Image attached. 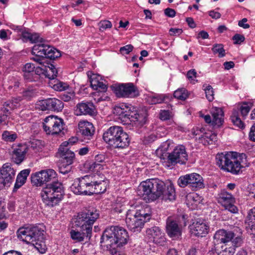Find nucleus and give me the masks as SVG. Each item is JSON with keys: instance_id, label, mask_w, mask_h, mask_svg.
I'll return each instance as SVG.
<instances>
[{"instance_id": "nucleus-1", "label": "nucleus", "mask_w": 255, "mask_h": 255, "mask_svg": "<svg viewBox=\"0 0 255 255\" xmlns=\"http://www.w3.org/2000/svg\"><path fill=\"white\" fill-rule=\"evenodd\" d=\"M57 174L51 169L42 170L31 176L32 183L42 187L40 196L43 203L49 207L56 205L62 198L64 188L62 183L56 179Z\"/></svg>"}, {"instance_id": "nucleus-2", "label": "nucleus", "mask_w": 255, "mask_h": 255, "mask_svg": "<svg viewBox=\"0 0 255 255\" xmlns=\"http://www.w3.org/2000/svg\"><path fill=\"white\" fill-rule=\"evenodd\" d=\"M128 237L127 231L123 228L111 226L105 230L100 243L102 246L106 247L113 255H119L117 248L127 244Z\"/></svg>"}, {"instance_id": "nucleus-3", "label": "nucleus", "mask_w": 255, "mask_h": 255, "mask_svg": "<svg viewBox=\"0 0 255 255\" xmlns=\"http://www.w3.org/2000/svg\"><path fill=\"white\" fill-rule=\"evenodd\" d=\"M44 231L37 226L20 228L16 232L18 239L31 244L41 254L46 251V246L44 242Z\"/></svg>"}, {"instance_id": "nucleus-4", "label": "nucleus", "mask_w": 255, "mask_h": 255, "mask_svg": "<svg viewBox=\"0 0 255 255\" xmlns=\"http://www.w3.org/2000/svg\"><path fill=\"white\" fill-rule=\"evenodd\" d=\"M104 140L115 148H125L129 144L130 140L128 134L124 131L120 126L110 127L103 135Z\"/></svg>"}, {"instance_id": "nucleus-5", "label": "nucleus", "mask_w": 255, "mask_h": 255, "mask_svg": "<svg viewBox=\"0 0 255 255\" xmlns=\"http://www.w3.org/2000/svg\"><path fill=\"white\" fill-rule=\"evenodd\" d=\"M238 153L234 152H225L216 155L217 165L221 169L233 174H237L243 167L241 165V159L237 156Z\"/></svg>"}, {"instance_id": "nucleus-6", "label": "nucleus", "mask_w": 255, "mask_h": 255, "mask_svg": "<svg viewBox=\"0 0 255 255\" xmlns=\"http://www.w3.org/2000/svg\"><path fill=\"white\" fill-rule=\"evenodd\" d=\"M164 183L155 179H150L142 182L138 187V195L142 196L146 202L153 201L161 197Z\"/></svg>"}, {"instance_id": "nucleus-7", "label": "nucleus", "mask_w": 255, "mask_h": 255, "mask_svg": "<svg viewBox=\"0 0 255 255\" xmlns=\"http://www.w3.org/2000/svg\"><path fill=\"white\" fill-rule=\"evenodd\" d=\"M99 217L97 210L94 209L79 213L75 221V226L86 231L87 235H92V227Z\"/></svg>"}, {"instance_id": "nucleus-8", "label": "nucleus", "mask_w": 255, "mask_h": 255, "mask_svg": "<svg viewBox=\"0 0 255 255\" xmlns=\"http://www.w3.org/2000/svg\"><path fill=\"white\" fill-rule=\"evenodd\" d=\"M150 217V214H140L138 212L132 214L131 211H128L127 214L126 223L128 228L131 231L139 232L144 223L149 221Z\"/></svg>"}, {"instance_id": "nucleus-9", "label": "nucleus", "mask_w": 255, "mask_h": 255, "mask_svg": "<svg viewBox=\"0 0 255 255\" xmlns=\"http://www.w3.org/2000/svg\"><path fill=\"white\" fill-rule=\"evenodd\" d=\"M57 153L60 157L58 163L59 172L63 174L69 173L72 169L71 164L75 159V153L63 145H60Z\"/></svg>"}, {"instance_id": "nucleus-10", "label": "nucleus", "mask_w": 255, "mask_h": 255, "mask_svg": "<svg viewBox=\"0 0 255 255\" xmlns=\"http://www.w3.org/2000/svg\"><path fill=\"white\" fill-rule=\"evenodd\" d=\"M112 89L118 98H135L139 95L137 87L132 83L116 84Z\"/></svg>"}, {"instance_id": "nucleus-11", "label": "nucleus", "mask_w": 255, "mask_h": 255, "mask_svg": "<svg viewBox=\"0 0 255 255\" xmlns=\"http://www.w3.org/2000/svg\"><path fill=\"white\" fill-rule=\"evenodd\" d=\"M178 185L181 187H185L189 185L196 190L204 188L203 177L198 173H192L180 176L177 181Z\"/></svg>"}, {"instance_id": "nucleus-12", "label": "nucleus", "mask_w": 255, "mask_h": 255, "mask_svg": "<svg viewBox=\"0 0 255 255\" xmlns=\"http://www.w3.org/2000/svg\"><path fill=\"white\" fill-rule=\"evenodd\" d=\"M92 182V176L86 175L74 180L71 186V191L75 194L90 195V184Z\"/></svg>"}, {"instance_id": "nucleus-13", "label": "nucleus", "mask_w": 255, "mask_h": 255, "mask_svg": "<svg viewBox=\"0 0 255 255\" xmlns=\"http://www.w3.org/2000/svg\"><path fill=\"white\" fill-rule=\"evenodd\" d=\"M63 121L56 116H50L44 119L43 124L44 130L47 134H58L63 129Z\"/></svg>"}, {"instance_id": "nucleus-14", "label": "nucleus", "mask_w": 255, "mask_h": 255, "mask_svg": "<svg viewBox=\"0 0 255 255\" xmlns=\"http://www.w3.org/2000/svg\"><path fill=\"white\" fill-rule=\"evenodd\" d=\"M36 44L33 47L32 53L35 55L55 59L61 56L60 51L49 45L43 43Z\"/></svg>"}, {"instance_id": "nucleus-15", "label": "nucleus", "mask_w": 255, "mask_h": 255, "mask_svg": "<svg viewBox=\"0 0 255 255\" xmlns=\"http://www.w3.org/2000/svg\"><path fill=\"white\" fill-rule=\"evenodd\" d=\"M167 162L172 165L177 163L185 164L188 160V154L184 146L180 145L176 146L173 150L168 154Z\"/></svg>"}, {"instance_id": "nucleus-16", "label": "nucleus", "mask_w": 255, "mask_h": 255, "mask_svg": "<svg viewBox=\"0 0 255 255\" xmlns=\"http://www.w3.org/2000/svg\"><path fill=\"white\" fill-rule=\"evenodd\" d=\"M218 201L226 210L232 213H238V208L234 205L235 199L231 193L225 191H222L218 195Z\"/></svg>"}, {"instance_id": "nucleus-17", "label": "nucleus", "mask_w": 255, "mask_h": 255, "mask_svg": "<svg viewBox=\"0 0 255 255\" xmlns=\"http://www.w3.org/2000/svg\"><path fill=\"white\" fill-rule=\"evenodd\" d=\"M42 111L50 110L52 111H61L64 107L63 102L56 98H48L39 102L37 105Z\"/></svg>"}, {"instance_id": "nucleus-18", "label": "nucleus", "mask_w": 255, "mask_h": 255, "mask_svg": "<svg viewBox=\"0 0 255 255\" xmlns=\"http://www.w3.org/2000/svg\"><path fill=\"white\" fill-rule=\"evenodd\" d=\"M166 231L168 236L173 240L179 239L182 234V227L171 217L166 220Z\"/></svg>"}, {"instance_id": "nucleus-19", "label": "nucleus", "mask_w": 255, "mask_h": 255, "mask_svg": "<svg viewBox=\"0 0 255 255\" xmlns=\"http://www.w3.org/2000/svg\"><path fill=\"white\" fill-rule=\"evenodd\" d=\"M75 112L77 116L82 115L94 116L96 113V109L92 102H82L76 105Z\"/></svg>"}, {"instance_id": "nucleus-20", "label": "nucleus", "mask_w": 255, "mask_h": 255, "mask_svg": "<svg viewBox=\"0 0 255 255\" xmlns=\"http://www.w3.org/2000/svg\"><path fill=\"white\" fill-rule=\"evenodd\" d=\"M1 178L4 181V184L7 187L10 186V184L13 181L15 175V171L11 167V165L9 163L4 164L0 170Z\"/></svg>"}, {"instance_id": "nucleus-21", "label": "nucleus", "mask_w": 255, "mask_h": 255, "mask_svg": "<svg viewBox=\"0 0 255 255\" xmlns=\"http://www.w3.org/2000/svg\"><path fill=\"white\" fill-rule=\"evenodd\" d=\"M146 234L149 239L156 244L162 245L165 241L164 233L158 227L147 229Z\"/></svg>"}, {"instance_id": "nucleus-22", "label": "nucleus", "mask_w": 255, "mask_h": 255, "mask_svg": "<svg viewBox=\"0 0 255 255\" xmlns=\"http://www.w3.org/2000/svg\"><path fill=\"white\" fill-rule=\"evenodd\" d=\"M79 132L84 139H90L95 132L93 124L87 121H81L78 124Z\"/></svg>"}, {"instance_id": "nucleus-23", "label": "nucleus", "mask_w": 255, "mask_h": 255, "mask_svg": "<svg viewBox=\"0 0 255 255\" xmlns=\"http://www.w3.org/2000/svg\"><path fill=\"white\" fill-rule=\"evenodd\" d=\"M147 116L146 110L131 111L128 121L133 123L136 126L141 127L145 123Z\"/></svg>"}, {"instance_id": "nucleus-24", "label": "nucleus", "mask_w": 255, "mask_h": 255, "mask_svg": "<svg viewBox=\"0 0 255 255\" xmlns=\"http://www.w3.org/2000/svg\"><path fill=\"white\" fill-rule=\"evenodd\" d=\"M209 231V226L205 222L199 221L194 222L191 227L192 235L197 237H204L207 235Z\"/></svg>"}, {"instance_id": "nucleus-25", "label": "nucleus", "mask_w": 255, "mask_h": 255, "mask_svg": "<svg viewBox=\"0 0 255 255\" xmlns=\"http://www.w3.org/2000/svg\"><path fill=\"white\" fill-rule=\"evenodd\" d=\"M107 182L104 180H98L92 176V182L90 184V195L105 192L107 189Z\"/></svg>"}, {"instance_id": "nucleus-26", "label": "nucleus", "mask_w": 255, "mask_h": 255, "mask_svg": "<svg viewBox=\"0 0 255 255\" xmlns=\"http://www.w3.org/2000/svg\"><path fill=\"white\" fill-rule=\"evenodd\" d=\"M235 234L231 231H227L224 230H220L216 232L214 239L217 244H227L234 237Z\"/></svg>"}, {"instance_id": "nucleus-27", "label": "nucleus", "mask_w": 255, "mask_h": 255, "mask_svg": "<svg viewBox=\"0 0 255 255\" xmlns=\"http://www.w3.org/2000/svg\"><path fill=\"white\" fill-rule=\"evenodd\" d=\"M114 114L119 116V118L128 124V120L131 112L129 106L125 104H121L116 106L113 110Z\"/></svg>"}, {"instance_id": "nucleus-28", "label": "nucleus", "mask_w": 255, "mask_h": 255, "mask_svg": "<svg viewBox=\"0 0 255 255\" xmlns=\"http://www.w3.org/2000/svg\"><path fill=\"white\" fill-rule=\"evenodd\" d=\"M37 72H40V74H44L46 77L50 79V81L55 80L58 73L55 66L51 64H48V66H45L44 68L37 67Z\"/></svg>"}, {"instance_id": "nucleus-29", "label": "nucleus", "mask_w": 255, "mask_h": 255, "mask_svg": "<svg viewBox=\"0 0 255 255\" xmlns=\"http://www.w3.org/2000/svg\"><path fill=\"white\" fill-rule=\"evenodd\" d=\"M162 194L161 197L162 199L166 201L169 200L172 201L175 200L176 193L174 185L172 183H170L166 187L164 184L162 189Z\"/></svg>"}, {"instance_id": "nucleus-30", "label": "nucleus", "mask_w": 255, "mask_h": 255, "mask_svg": "<svg viewBox=\"0 0 255 255\" xmlns=\"http://www.w3.org/2000/svg\"><path fill=\"white\" fill-rule=\"evenodd\" d=\"M212 115L213 117L212 125L220 127L224 123V112L220 108H215L213 109Z\"/></svg>"}, {"instance_id": "nucleus-31", "label": "nucleus", "mask_w": 255, "mask_h": 255, "mask_svg": "<svg viewBox=\"0 0 255 255\" xmlns=\"http://www.w3.org/2000/svg\"><path fill=\"white\" fill-rule=\"evenodd\" d=\"M30 170L29 169H24L21 171L17 175L13 190L14 192L16 191L25 183L27 177L30 173Z\"/></svg>"}, {"instance_id": "nucleus-32", "label": "nucleus", "mask_w": 255, "mask_h": 255, "mask_svg": "<svg viewBox=\"0 0 255 255\" xmlns=\"http://www.w3.org/2000/svg\"><path fill=\"white\" fill-rule=\"evenodd\" d=\"M27 152V147L21 146L13 151V159L15 163L18 164L24 159L25 155Z\"/></svg>"}, {"instance_id": "nucleus-33", "label": "nucleus", "mask_w": 255, "mask_h": 255, "mask_svg": "<svg viewBox=\"0 0 255 255\" xmlns=\"http://www.w3.org/2000/svg\"><path fill=\"white\" fill-rule=\"evenodd\" d=\"M70 235L73 240H76L78 242L83 241L85 238L89 240L91 237V236L87 235L86 231H83L81 228H80L79 231L72 230L70 232Z\"/></svg>"}, {"instance_id": "nucleus-34", "label": "nucleus", "mask_w": 255, "mask_h": 255, "mask_svg": "<svg viewBox=\"0 0 255 255\" xmlns=\"http://www.w3.org/2000/svg\"><path fill=\"white\" fill-rule=\"evenodd\" d=\"M203 144H211L213 142L217 141V134L215 133L205 132L204 134H202L201 136L196 137Z\"/></svg>"}, {"instance_id": "nucleus-35", "label": "nucleus", "mask_w": 255, "mask_h": 255, "mask_svg": "<svg viewBox=\"0 0 255 255\" xmlns=\"http://www.w3.org/2000/svg\"><path fill=\"white\" fill-rule=\"evenodd\" d=\"M49 85L54 90L59 91L66 90L69 87V85L67 83L59 81L57 79L50 81L49 82Z\"/></svg>"}, {"instance_id": "nucleus-36", "label": "nucleus", "mask_w": 255, "mask_h": 255, "mask_svg": "<svg viewBox=\"0 0 255 255\" xmlns=\"http://www.w3.org/2000/svg\"><path fill=\"white\" fill-rule=\"evenodd\" d=\"M252 107V104L250 103L244 102L238 105L237 109H235L236 111H238V113L240 112L241 115L243 118H245L250 111Z\"/></svg>"}, {"instance_id": "nucleus-37", "label": "nucleus", "mask_w": 255, "mask_h": 255, "mask_svg": "<svg viewBox=\"0 0 255 255\" xmlns=\"http://www.w3.org/2000/svg\"><path fill=\"white\" fill-rule=\"evenodd\" d=\"M230 119L231 120L232 122L235 126H236L237 127L240 128H244V125L243 122L242 121L241 119L239 117V114L238 113V111L234 110L233 111L232 115L231 116Z\"/></svg>"}, {"instance_id": "nucleus-38", "label": "nucleus", "mask_w": 255, "mask_h": 255, "mask_svg": "<svg viewBox=\"0 0 255 255\" xmlns=\"http://www.w3.org/2000/svg\"><path fill=\"white\" fill-rule=\"evenodd\" d=\"M230 245L224 244L221 247V250L219 252V255H233L235 252L234 247L230 246Z\"/></svg>"}, {"instance_id": "nucleus-39", "label": "nucleus", "mask_w": 255, "mask_h": 255, "mask_svg": "<svg viewBox=\"0 0 255 255\" xmlns=\"http://www.w3.org/2000/svg\"><path fill=\"white\" fill-rule=\"evenodd\" d=\"M40 72H37V68L35 72L23 73V77L28 82L36 81L39 79Z\"/></svg>"}, {"instance_id": "nucleus-40", "label": "nucleus", "mask_w": 255, "mask_h": 255, "mask_svg": "<svg viewBox=\"0 0 255 255\" xmlns=\"http://www.w3.org/2000/svg\"><path fill=\"white\" fill-rule=\"evenodd\" d=\"M212 50L214 54L218 53L219 57H223L226 55L224 46L222 44H215L213 45Z\"/></svg>"}, {"instance_id": "nucleus-41", "label": "nucleus", "mask_w": 255, "mask_h": 255, "mask_svg": "<svg viewBox=\"0 0 255 255\" xmlns=\"http://www.w3.org/2000/svg\"><path fill=\"white\" fill-rule=\"evenodd\" d=\"M187 204L197 206L200 202V197L195 193L190 194L187 196Z\"/></svg>"}, {"instance_id": "nucleus-42", "label": "nucleus", "mask_w": 255, "mask_h": 255, "mask_svg": "<svg viewBox=\"0 0 255 255\" xmlns=\"http://www.w3.org/2000/svg\"><path fill=\"white\" fill-rule=\"evenodd\" d=\"M88 76L89 77V80L92 88L93 89H96V87H97L98 83L101 81V77L100 75L96 74H92L91 75L88 74Z\"/></svg>"}, {"instance_id": "nucleus-43", "label": "nucleus", "mask_w": 255, "mask_h": 255, "mask_svg": "<svg viewBox=\"0 0 255 255\" xmlns=\"http://www.w3.org/2000/svg\"><path fill=\"white\" fill-rule=\"evenodd\" d=\"M121 198H118L113 206V211L117 213H122L125 209V205L122 202Z\"/></svg>"}, {"instance_id": "nucleus-44", "label": "nucleus", "mask_w": 255, "mask_h": 255, "mask_svg": "<svg viewBox=\"0 0 255 255\" xmlns=\"http://www.w3.org/2000/svg\"><path fill=\"white\" fill-rule=\"evenodd\" d=\"M205 86L206 85L204 84L203 87H205L204 90L205 91L206 97L209 101L211 102L214 99L213 89L211 85Z\"/></svg>"}, {"instance_id": "nucleus-45", "label": "nucleus", "mask_w": 255, "mask_h": 255, "mask_svg": "<svg viewBox=\"0 0 255 255\" xmlns=\"http://www.w3.org/2000/svg\"><path fill=\"white\" fill-rule=\"evenodd\" d=\"M174 96L178 99L185 100L188 97V94L185 89H179L174 92Z\"/></svg>"}, {"instance_id": "nucleus-46", "label": "nucleus", "mask_w": 255, "mask_h": 255, "mask_svg": "<svg viewBox=\"0 0 255 255\" xmlns=\"http://www.w3.org/2000/svg\"><path fill=\"white\" fill-rule=\"evenodd\" d=\"M2 136L3 139L9 142L13 141L17 138V134L15 133L8 131H4Z\"/></svg>"}, {"instance_id": "nucleus-47", "label": "nucleus", "mask_w": 255, "mask_h": 255, "mask_svg": "<svg viewBox=\"0 0 255 255\" xmlns=\"http://www.w3.org/2000/svg\"><path fill=\"white\" fill-rule=\"evenodd\" d=\"M41 148V144L40 141L35 139L30 142L28 147H27V149L33 150L35 152L39 151Z\"/></svg>"}, {"instance_id": "nucleus-48", "label": "nucleus", "mask_w": 255, "mask_h": 255, "mask_svg": "<svg viewBox=\"0 0 255 255\" xmlns=\"http://www.w3.org/2000/svg\"><path fill=\"white\" fill-rule=\"evenodd\" d=\"M99 30L103 31L108 28H110L112 26V23L109 20H102L99 23Z\"/></svg>"}, {"instance_id": "nucleus-49", "label": "nucleus", "mask_w": 255, "mask_h": 255, "mask_svg": "<svg viewBox=\"0 0 255 255\" xmlns=\"http://www.w3.org/2000/svg\"><path fill=\"white\" fill-rule=\"evenodd\" d=\"M171 118V113L167 110H161L159 113V119L162 121L169 120Z\"/></svg>"}, {"instance_id": "nucleus-50", "label": "nucleus", "mask_w": 255, "mask_h": 255, "mask_svg": "<svg viewBox=\"0 0 255 255\" xmlns=\"http://www.w3.org/2000/svg\"><path fill=\"white\" fill-rule=\"evenodd\" d=\"M75 96V93L74 92H70L67 94L64 93L61 95V98L62 100L65 102H69L71 99H73Z\"/></svg>"}, {"instance_id": "nucleus-51", "label": "nucleus", "mask_w": 255, "mask_h": 255, "mask_svg": "<svg viewBox=\"0 0 255 255\" xmlns=\"http://www.w3.org/2000/svg\"><path fill=\"white\" fill-rule=\"evenodd\" d=\"M133 46L132 45L128 44L121 47L120 51L123 55L128 54L133 50Z\"/></svg>"}, {"instance_id": "nucleus-52", "label": "nucleus", "mask_w": 255, "mask_h": 255, "mask_svg": "<svg viewBox=\"0 0 255 255\" xmlns=\"http://www.w3.org/2000/svg\"><path fill=\"white\" fill-rule=\"evenodd\" d=\"M34 65L31 63H27L22 68L23 73L35 72Z\"/></svg>"}, {"instance_id": "nucleus-53", "label": "nucleus", "mask_w": 255, "mask_h": 255, "mask_svg": "<svg viewBox=\"0 0 255 255\" xmlns=\"http://www.w3.org/2000/svg\"><path fill=\"white\" fill-rule=\"evenodd\" d=\"M245 38L244 35L240 34H236L233 37V40H234V43L235 44H240L242 42L244 41Z\"/></svg>"}, {"instance_id": "nucleus-54", "label": "nucleus", "mask_w": 255, "mask_h": 255, "mask_svg": "<svg viewBox=\"0 0 255 255\" xmlns=\"http://www.w3.org/2000/svg\"><path fill=\"white\" fill-rule=\"evenodd\" d=\"M242 239L240 237H236L235 238H233L232 240L230 241L231 244H232V247H238L241 246L242 244Z\"/></svg>"}, {"instance_id": "nucleus-55", "label": "nucleus", "mask_w": 255, "mask_h": 255, "mask_svg": "<svg viewBox=\"0 0 255 255\" xmlns=\"http://www.w3.org/2000/svg\"><path fill=\"white\" fill-rule=\"evenodd\" d=\"M196 76L197 72L195 69H191L189 70L187 73V77L188 79L191 81H193L194 83H195V78L196 77Z\"/></svg>"}, {"instance_id": "nucleus-56", "label": "nucleus", "mask_w": 255, "mask_h": 255, "mask_svg": "<svg viewBox=\"0 0 255 255\" xmlns=\"http://www.w3.org/2000/svg\"><path fill=\"white\" fill-rule=\"evenodd\" d=\"M78 141V138L77 137H72L69 139L67 141L63 142L61 145H63L64 147H67L68 145H73L77 142Z\"/></svg>"}, {"instance_id": "nucleus-57", "label": "nucleus", "mask_w": 255, "mask_h": 255, "mask_svg": "<svg viewBox=\"0 0 255 255\" xmlns=\"http://www.w3.org/2000/svg\"><path fill=\"white\" fill-rule=\"evenodd\" d=\"M40 38L39 36V35L36 33L30 34V38L29 41L31 42V43H37L38 42H41Z\"/></svg>"}, {"instance_id": "nucleus-58", "label": "nucleus", "mask_w": 255, "mask_h": 255, "mask_svg": "<svg viewBox=\"0 0 255 255\" xmlns=\"http://www.w3.org/2000/svg\"><path fill=\"white\" fill-rule=\"evenodd\" d=\"M249 137L251 140L255 141V123L251 128Z\"/></svg>"}, {"instance_id": "nucleus-59", "label": "nucleus", "mask_w": 255, "mask_h": 255, "mask_svg": "<svg viewBox=\"0 0 255 255\" xmlns=\"http://www.w3.org/2000/svg\"><path fill=\"white\" fill-rule=\"evenodd\" d=\"M164 13L167 16L173 17L176 14V12L173 9L167 8L164 10Z\"/></svg>"}, {"instance_id": "nucleus-60", "label": "nucleus", "mask_w": 255, "mask_h": 255, "mask_svg": "<svg viewBox=\"0 0 255 255\" xmlns=\"http://www.w3.org/2000/svg\"><path fill=\"white\" fill-rule=\"evenodd\" d=\"M22 100V99L21 97H16V98H12L9 101H10L11 103H12L13 105H14V106L18 108L20 106V102Z\"/></svg>"}, {"instance_id": "nucleus-61", "label": "nucleus", "mask_w": 255, "mask_h": 255, "mask_svg": "<svg viewBox=\"0 0 255 255\" xmlns=\"http://www.w3.org/2000/svg\"><path fill=\"white\" fill-rule=\"evenodd\" d=\"M169 32H170L171 35H179L182 33L183 30L180 28H171L169 30Z\"/></svg>"}, {"instance_id": "nucleus-62", "label": "nucleus", "mask_w": 255, "mask_h": 255, "mask_svg": "<svg viewBox=\"0 0 255 255\" xmlns=\"http://www.w3.org/2000/svg\"><path fill=\"white\" fill-rule=\"evenodd\" d=\"M96 89H93L94 90H99L101 92H105L107 91V86L106 84H104L103 82L100 81L98 83Z\"/></svg>"}, {"instance_id": "nucleus-63", "label": "nucleus", "mask_w": 255, "mask_h": 255, "mask_svg": "<svg viewBox=\"0 0 255 255\" xmlns=\"http://www.w3.org/2000/svg\"><path fill=\"white\" fill-rule=\"evenodd\" d=\"M101 162H97L95 160L90 166V169L92 170H99L102 167Z\"/></svg>"}, {"instance_id": "nucleus-64", "label": "nucleus", "mask_w": 255, "mask_h": 255, "mask_svg": "<svg viewBox=\"0 0 255 255\" xmlns=\"http://www.w3.org/2000/svg\"><path fill=\"white\" fill-rule=\"evenodd\" d=\"M3 106L5 107L7 111H8L9 110H14L15 109L17 108L14 106V105H13L12 103H11L10 101H9V100L4 103Z\"/></svg>"}]
</instances>
